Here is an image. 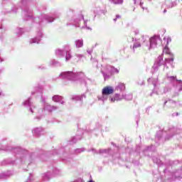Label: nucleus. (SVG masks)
Returning <instances> with one entry per match:
<instances>
[{"label":"nucleus","mask_w":182,"mask_h":182,"mask_svg":"<svg viewBox=\"0 0 182 182\" xmlns=\"http://www.w3.org/2000/svg\"><path fill=\"white\" fill-rule=\"evenodd\" d=\"M163 53L168 55L169 58H165V63H170V62H174V55L170 52L168 46H166L163 50Z\"/></svg>","instance_id":"f257e3e1"},{"label":"nucleus","mask_w":182,"mask_h":182,"mask_svg":"<svg viewBox=\"0 0 182 182\" xmlns=\"http://www.w3.org/2000/svg\"><path fill=\"white\" fill-rule=\"evenodd\" d=\"M102 93L104 96H109V95H113L114 93V88L112 86H106L102 90Z\"/></svg>","instance_id":"f03ea898"},{"label":"nucleus","mask_w":182,"mask_h":182,"mask_svg":"<svg viewBox=\"0 0 182 182\" xmlns=\"http://www.w3.org/2000/svg\"><path fill=\"white\" fill-rule=\"evenodd\" d=\"M76 46H77V48H82L83 46V41L82 40L77 41Z\"/></svg>","instance_id":"7ed1b4c3"},{"label":"nucleus","mask_w":182,"mask_h":182,"mask_svg":"<svg viewBox=\"0 0 182 182\" xmlns=\"http://www.w3.org/2000/svg\"><path fill=\"white\" fill-rule=\"evenodd\" d=\"M141 44H140V43H135L134 44L133 48L137 49V48H141Z\"/></svg>","instance_id":"20e7f679"},{"label":"nucleus","mask_w":182,"mask_h":182,"mask_svg":"<svg viewBox=\"0 0 182 182\" xmlns=\"http://www.w3.org/2000/svg\"><path fill=\"white\" fill-rule=\"evenodd\" d=\"M112 2L116 4H123V0H112Z\"/></svg>","instance_id":"39448f33"},{"label":"nucleus","mask_w":182,"mask_h":182,"mask_svg":"<svg viewBox=\"0 0 182 182\" xmlns=\"http://www.w3.org/2000/svg\"><path fill=\"white\" fill-rule=\"evenodd\" d=\"M88 182H93L92 181H88Z\"/></svg>","instance_id":"423d86ee"}]
</instances>
